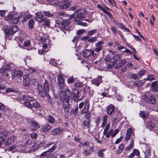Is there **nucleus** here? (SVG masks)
Here are the masks:
<instances>
[{"label":"nucleus","instance_id":"1","mask_svg":"<svg viewBox=\"0 0 158 158\" xmlns=\"http://www.w3.org/2000/svg\"><path fill=\"white\" fill-rule=\"evenodd\" d=\"M62 92L63 95H60V100L61 102H62L63 109L65 112L69 111L70 109L69 102L72 96V93L69 89H66Z\"/></svg>","mask_w":158,"mask_h":158},{"label":"nucleus","instance_id":"2","mask_svg":"<svg viewBox=\"0 0 158 158\" xmlns=\"http://www.w3.org/2000/svg\"><path fill=\"white\" fill-rule=\"evenodd\" d=\"M5 34L7 37L12 35L19 30V27L14 25L11 26L6 25L4 27Z\"/></svg>","mask_w":158,"mask_h":158},{"label":"nucleus","instance_id":"3","mask_svg":"<svg viewBox=\"0 0 158 158\" xmlns=\"http://www.w3.org/2000/svg\"><path fill=\"white\" fill-rule=\"evenodd\" d=\"M86 10L84 9H78L75 11L77 14V16L74 19L75 22H79L81 20L85 18L86 15Z\"/></svg>","mask_w":158,"mask_h":158},{"label":"nucleus","instance_id":"4","mask_svg":"<svg viewBox=\"0 0 158 158\" xmlns=\"http://www.w3.org/2000/svg\"><path fill=\"white\" fill-rule=\"evenodd\" d=\"M72 2L70 0H64L60 2L56 1L55 3L59 6V9H65L70 7Z\"/></svg>","mask_w":158,"mask_h":158},{"label":"nucleus","instance_id":"5","mask_svg":"<svg viewBox=\"0 0 158 158\" xmlns=\"http://www.w3.org/2000/svg\"><path fill=\"white\" fill-rule=\"evenodd\" d=\"M43 93H41V97L44 98L45 97L46 94L49 93V84L48 81L45 80L43 84Z\"/></svg>","mask_w":158,"mask_h":158},{"label":"nucleus","instance_id":"6","mask_svg":"<svg viewBox=\"0 0 158 158\" xmlns=\"http://www.w3.org/2000/svg\"><path fill=\"white\" fill-rule=\"evenodd\" d=\"M145 98V101L146 102L150 104H154L156 103V99L155 96L152 95L150 97L148 96L147 95H145L143 96Z\"/></svg>","mask_w":158,"mask_h":158},{"label":"nucleus","instance_id":"7","mask_svg":"<svg viewBox=\"0 0 158 158\" xmlns=\"http://www.w3.org/2000/svg\"><path fill=\"white\" fill-rule=\"evenodd\" d=\"M70 22L68 19H64L61 26H60V28L64 30L67 31L69 30V25Z\"/></svg>","mask_w":158,"mask_h":158},{"label":"nucleus","instance_id":"8","mask_svg":"<svg viewBox=\"0 0 158 158\" xmlns=\"http://www.w3.org/2000/svg\"><path fill=\"white\" fill-rule=\"evenodd\" d=\"M19 98L20 100L23 99V101H27L28 102H33L34 101V99H35L32 97L27 94L23 95L21 94L19 95Z\"/></svg>","mask_w":158,"mask_h":158},{"label":"nucleus","instance_id":"9","mask_svg":"<svg viewBox=\"0 0 158 158\" xmlns=\"http://www.w3.org/2000/svg\"><path fill=\"white\" fill-rule=\"evenodd\" d=\"M102 77L101 76H98L97 78L94 79L91 81L92 83L97 86H98L102 82Z\"/></svg>","mask_w":158,"mask_h":158},{"label":"nucleus","instance_id":"10","mask_svg":"<svg viewBox=\"0 0 158 158\" xmlns=\"http://www.w3.org/2000/svg\"><path fill=\"white\" fill-rule=\"evenodd\" d=\"M23 82L24 85L25 86H28L30 84L31 80L29 78L28 74H25L23 77Z\"/></svg>","mask_w":158,"mask_h":158},{"label":"nucleus","instance_id":"11","mask_svg":"<svg viewBox=\"0 0 158 158\" xmlns=\"http://www.w3.org/2000/svg\"><path fill=\"white\" fill-rule=\"evenodd\" d=\"M89 103L88 100H87L85 104L84 108L81 110V113L82 114H86L89 112Z\"/></svg>","mask_w":158,"mask_h":158},{"label":"nucleus","instance_id":"12","mask_svg":"<svg viewBox=\"0 0 158 158\" xmlns=\"http://www.w3.org/2000/svg\"><path fill=\"white\" fill-rule=\"evenodd\" d=\"M13 74L12 75V79H14L15 77H20L23 75V73L20 70H16V69L13 70Z\"/></svg>","mask_w":158,"mask_h":158},{"label":"nucleus","instance_id":"13","mask_svg":"<svg viewBox=\"0 0 158 158\" xmlns=\"http://www.w3.org/2000/svg\"><path fill=\"white\" fill-rule=\"evenodd\" d=\"M52 129V127L49 124H46L40 130V131L42 132H47L49 131Z\"/></svg>","mask_w":158,"mask_h":158},{"label":"nucleus","instance_id":"14","mask_svg":"<svg viewBox=\"0 0 158 158\" xmlns=\"http://www.w3.org/2000/svg\"><path fill=\"white\" fill-rule=\"evenodd\" d=\"M104 43L103 41H101L97 43L96 44V47H97L95 49L94 51L96 52H100L103 46L101 45Z\"/></svg>","mask_w":158,"mask_h":158},{"label":"nucleus","instance_id":"15","mask_svg":"<svg viewBox=\"0 0 158 158\" xmlns=\"http://www.w3.org/2000/svg\"><path fill=\"white\" fill-rule=\"evenodd\" d=\"M15 136L13 135L9 137L6 141L4 143L5 146H8L11 144V143H13L15 140Z\"/></svg>","mask_w":158,"mask_h":158},{"label":"nucleus","instance_id":"16","mask_svg":"<svg viewBox=\"0 0 158 158\" xmlns=\"http://www.w3.org/2000/svg\"><path fill=\"white\" fill-rule=\"evenodd\" d=\"M92 50L91 49H85L83 50L82 52L83 56L84 58H87L89 57L91 55Z\"/></svg>","mask_w":158,"mask_h":158},{"label":"nucleus","instance_id":"17","mask_svg":"<svg viewBox=\"0 0 158 158\" xmlns=\"http://www.w3.org/2000/svg\"><path fill=\"white\" fill-rule=\"evenodd\" d=\"M9 132L6 130L0 131V134L1 135L0 137H1L2 139H3L4 140H5L7 137L9 136Z\"/></svg>","mask_w":158,"mask_h":158},{"label":"nucleus","instance_id":"18","mask_svg":"<svg viewBox=\"0 0 158 158\" xmlns=\"http://www.w3.org/2000/svg\"><path fill=\"white\" fill-rule=\"evenodd\" d=\"M89 150L87 148L85 149L84 151L82 153L85 156H87L91 154L90 152H94V147H91L89 148V151H88Z\"/></svg>","mask_w":158,"mask_h":158},{"label":"nucleus","instance_id":"19","mask_svg":"<svg viewBox=\"0 0 158 158\" xmlns=\"http://www.w3.org/2000/svg\"><path fill=\"white\" fill-rule=\"evenodd\" d=\"M91 119L85 120L83 121L82 124L84 127H86L89 128L91 127Z\"/></svg>","mask_w":158,"mask_h":158},{"label":"nucleus","instance_id":"20","mask_svg":"<svg viewBox=\"0 0 158 158\" xmlns=\"http://www.w3.org/2000/svg\"><path fill=\"white\" fill-rule=\"evenodd\" d=\"M71 93L73 94V97L76 98L77 99H78L80 97L79 92L77 89L73 88Z\"/></svg>","mask_w":158,"mask_h":158},{"label":"nucleus","instance_id":"21","mask_svg":"<svg viewBox=\"0 0 158 158\" xmlns=\"http://www.w3.org/2000/svg\"><path fill=\"white\" fill-rule=\"evenodd\" d=\"M6 110L4 105L0 102V118L2 114H6Z\"/></svg>","mask_w":158,"mask_h":158},{"label":"nucleus","instance_id":"22","mask_svg":"<svg viewBox=\"0 0 158 158\" xmlns=\"http://www.w3.org/2000/svg\"><path fill=\"white\" fill-rule=\"evenodd\" d=\"M62 132L61 130H60L59 129H54L51 131L50 132V134L53 135H59L60 133Z\"/></svg>","mask_w":158,"mask_h":158},{"label":"nucleus","instance_id":"23","mask_svg":"<svg viewBox=\"0 0 158 158\" xmlns=\"http://www.w3.org/2000/svg\"><path fill=\"white\" fill-rule=\"evenodd\" d=\"M114 106L112 104H110L108 106L107 108V114L110 115L111 114L114 110Z\"/></svg>","mask_w":158,"mask_h":158},{"label":"nucleus","instance_id":"24","mask_svg":"<svg viewBox=\"0 0 158 158\" xmlns=\"http://www.w3.org/2000/svg\"><path fill=\"white\" fill-rule=\"evenodd\" d=\"M13 12H9L8 15L6 16L5 18V19L8 21L9 23H10L11 19L13 18L14 14Z\"/></svg>","mask_w":158,"mask_h":158},{"label":"nucleus","instance_id":"25","mask_svg":"<svg viewBox=\"0 0 158 158\" xmlns=\"http://www.w3.org/2000/svg\"><path fill=\"white\" fill-rule=\"evenodd\" d=\"M146 126L148 128H153L155 127V123L152 120H149L146 123Z\"/></svg>","mask_w":158,"mask_h":158},{"label":"nucleus","instance_id":"26","mask_svg":"<svg viewBox=\"0 0 158 158\" xmlns=\"http://www.w3.org/2000/svg\"><path fill=\"white\" fill-rule=\"evenodd\" d=\"M46 143V141L44 140L40 143H38L37 145H36V148L34 149V151L38 149L39 148L44 146Z\"/></svg>","mask_w":158,"mask_h":158},{"label":"nucleus","instance_id":"27","mask_svg":"<svg viewBox=\"0 0 158 158\" xmlns=\"http://www.w3.org/2000/svg\"><path fill=\"white\" fill-rule=\"evenodd\" d=\"M32 102V107H33L35 109H38L40 108L41 106L40 104L35 101V99H34L33 101Z\"/></svg>","mask_w":158,"mask_h":158},{"label":"nucleus","instance_id":"28","mask_svg":"<svg viewBox=\"0 0 158 158\" xmlns=\"http://www.w3.org/2000/svg\"><path fill=\"white\" fill-rule=\"evenodd\" d=\"M36 88L38 89V94L41 97V93L43 92V88L42 85L39 83L38 85H37Z\"/></svg>","mask_w":158,"mask_h":158},{"label":"nucleus","instance_id":"29","mask_svg":"<svg viewBox=\"0 0 158 158\" xmlns=\"http://www.w3.org/2000/svg\"><path fill=\"white\" fill-rule=\"evenodd\" d=\"M28 102H24L23 104V106L27 107L28 108L30 109L31 110H32V103Z\"/></svg>","mask_w":158,"mask_h":158},{"label":"nucleus","instance_id":"30","mask_svg":"<svg viewBox=\"0 0 158 158\" xmlns=\"http://www.w3.org/2000/svg\"><path fill=\"white\" fill-rule=\"evenodd\" d=\"M15 92L17 93H19L20 92L18 90L14 88H7L5 91V92Z\"/></svg>","mask_w":158,"mask_h":158},{"label":"nucleus","instance_id":"31","mask_svg":"<svg viewBox=\"0 0 158 158\" xmlns=\"http://www.w3.org/2000/svg\"><path fill=\"white\" fill-rule=\"evenodd\" d=\"M134 140L133 139H132V140L131 141V143H130L129 145L128 146H127L125 149V151L126 152L128 151L129 150L132 148L134 144Z\"/></svg>","mask_w":158,"mask_h":158},{"label":"nucleus","instance_id":"32","mask_svg":"<svg viewBox=\"0 0 158 158\" xmlns=\"http://www.w3.org/2000/svg\"><path fill=\"white\" fill-rule=\"evenodd\" d=\"M51 153L50 152L49 150H48V149L46 151H45L44 152H43L42 154H41V155L40 156L41 158H42L44 157H46L48 156Z\"/></svg>","mask_w":158,"mask_h":158},{"label":"nucleus","instance_id":"33","mask_svg":"<svg viewBox=\"0 0 158 158\" xmlns=\"http://www.w3.org/2000/svg\"><path fill=\"white\" fill-rule=\"evenodd\" d=\"M19 21L18 18L17 17H14L10 21V23H9L10 25H12V24H17Z\"/></svg>","mask_w":158,"mask_h":158},{"label":"nucleus","instance_id":"34","mask_svg":"<svg viewBox=\"0 0 158 158\" xmlns=\"http://www.w3.org/2000/svg\"><path fill=\"white\" fill-rule=\"evenodd\" d=\"M35 22L33 19H31L28 21L29 28L30 29L33 28Z\"/></svg>","mask_w":158,"mask_h":158},{"label":"nucleus","instance_id":"35","mask_svg":"<svg viewBox=\"0 0 158 158\" xmlns=\"http://www.w3.org/2000/svg\"><path fill=\"white\" fill-rule=\"evenodd\" d=\"M158 85V80L153 82L151 85V90L154 92V88H156Z\"/></svg>","mask_w":158,"mask_h":158},{"label":"nucleus","instance_id":"36","mask_svg":"<svg viewBox=\"0 0 158 158\" xmlns=\"http://www.w3.org/2000/svg\"><path fill=\"white\" fill-rule=\"evenodd\" d=\"M140 116L143 119L147 118L148 116V114L145 113L144 111H141L140 113Z\"/></svg>","mask_w":158,"mask_h":158},{"label":"nucleus","instance_id":"37","mask_svg":"<svg viewBox=\"0 0 158 158\" xmlns=\"http://www.w3.org/2000/svg\"><path fill=\"white\" fill-rule=\"evenodd\" d=\"M57 85L59 87V88L60 89H63L65 85V84L64 83V81H60L57 82Z\"/></svg>","mask_w":158,"mask_h":158},{"label":"nucleus","instance_id":"38","mask_svg":"<svg viewBox=\"0 0 158 158\" xmlns=\"http://www.w3.org/2000/svg\"><path fill=\"white\" fill-rule=\"evenodd\" d=\"M112 58L111 56V54H109L106 55L105 57L104 58V61L106 62H109L112 60Z\"/></svg>","mask_w":158,"mask_h":158},{"label":"nucleus","instance_id":"39","mask_svg":"<svg viewBox=\"0 0 158 158\" xmlns=\"http://www.w3.org/2000/svg\"><path fill=\"white\" fill-rule=\"evenodd\" d=\"M74 78L73 76L69 77L67 80V82L68 84L73 83L74 82Z\"/></svg>","mask_w":158,"mask_h":158},{"label":"nucleus","instance_id":"40","mask_svg":"<svg viewBox=\"0 0 158 158\" xmlns=\"http://www.w3.org/2000/svg\"><path fill=\"white\" fill-rule=\"evenodd\" d=\"M32 85L33 86L34 89H36L37 85H38L39 82L35 79H33L31 81Z\"/></svg>","mask_w":158,"mask_h":158},{"label":"nucleus","instance_id":"41","mask_svg":"<svg viewBox=\"0 0 158 158\" xmlns=\"http://www.w3.org/2000/svg\"><path fill=\"white\" fill-rule=\"evenodd\" d=\"M91 112H88L86 113L84 115V117L85 120L91 119Z\"/></svg>","mask_w":158,"mask_h":158},{"label":"nucleus","instance_id":"42","mask_svg":"<svg viewBox=\"0 0 158 158\" xmlns=\"http://www.w3.org/2000/svg\"><path fill=\"white\" fill-rule=\"evenodd\" d=\"M151 155L150 149H147L145 151V158H148L150 157Z\"/></svg>","mask_w":158,"mask_h":158},{"label":"nucleus","instance_id":"43","mask_svg":"<svg viewBox=\"0 0 158 158\" xmlns=\"http://www.w3.org/2000/svg\"><path fill=\"white\" fill-rule=\"evenodd\" d=\"M107 121V116L105 115L103 118V121L102 125V127H104L106 125Z\"/></svg>","mask_w":158,"mask_h":158},{"label":"nucleus","instance_id":"44","mask_svg":"<svg viewBox=\"0 0 158 158\" xmlns=\"http://www.w3.org/2000/svg\"><path fill=\"white\" fill-rule=\"evenodd\" d=\"M49 93H48V94H46V95L45 97L46 96L48 98V101L49 103H50V105L51 106L52 105V98L51 96L48 94Z\"/></svg>","mask_w":158,"mask_h":158},{"label":"nucleus","instance_id":"45","mask_svg":"<svg viewBox=\"0 0 158 158\" xmlns=\"http://www.w3.org/2000/svg\"><path fill=\"white\" fill-rule=\"evenodd\" d=\"M106 149H100L98 152V155L100 157H103V152H104Z\"/></svg>","mask_w":158,"mask_h":158},{"label":"nucleus","instance_id":"46","mask_svg":"<svg viewBox=\"0 0 158 158\" xmlns=\"http://www.w3.org/2000/svg\"><path fill=\"white\" fill-rule=\"evenodd\" d=\"M80 36V35H78L77 36H75L72 40V42H73L75 44H77L78 41V38Z\"/></svg>","mask_w":158,"mask_h":158},{"label":"nucleus","instance_id":"47","mask_svg":"<svg viewBox=\"0 0 158 158\" xmlns=\"http://www.w3.org/2000/svg\"><path fill=\"white\" fill-rule=\"evenodd\" d=\"M64 19L61 18H58L56 20V23L57 24H58L60 26H61L63 22V20Z\"/></svg>","mask_w":158,"mask_h":158},{"label":"nucleus","instance_id":"48","mask_svg":"<svg viewBox=\"0 0 158 158\" xmlns=\"http://www.w3.org/2000/svg\"><path fill=\"white\" fill-rule=\"evenodd\" d=\"M43 13L45 16H47L48 17H52L53 16V14L50 13L49 11H44Z\"/></svg>","mask_w":158,"mask_h":158},{"label":"nucleus","instance_id":"49","mask_svg":"<svg viewBox=\"0 0 158 158\" xmlns=\"http://www.w3.org/2000/svg\"><path fill=\"white\" fill-rule=\"evenodd\" d=\"M110 124L109 123L107 124L106 127H105V128L104 130L103 134L104 135H105L107 133L108 131L110 128Z\"/></svg>","mask_w":158,"mask_h":158},{"label":"nucleus","instance_id":"50","mask_svg":"<svg viewBox=\"0 0 158 158\" xmlns=\"http://www.w3.org/2000/svg\"><path fill=\"white\" fill-rule=\"evenodd\" d=\"M57 82L60 81H64V79L63 77L62 76V75L61 74H60L57 76Z\"/></svg>","mask_w":158,"mask_h":158},{"label":"nucleus","instance_id":"51","mask_svg":"<svg viewBox=\"0 0 158 158\" xmlns=\"http://www.w3.org/2000/svg\"><path fill=\"white\" fill-rule=\"evenodd\" d=\"M44 25L45 26L48 27L50 25V22L49 19H46L44 21Z\"/></svg>","mask_w":158,"mask_h":158},{"label":"nucleus","instance_id":"52","mask_svg":"<svg viewBox=\"0 0 158 158\" xmlns=\"http://www.w3.org/2000/svg\"><path fill=\"white\" fill-rule=\"evenodd\" d=\"M146 72V70H143L141 71H140L138 72V73L139 77L140 78L142 75H143L145 74Z\"/></svg>","mask_w":158,"mask_h":158},{"label":"nucleus","instance_id":"53","mask_svg":"<svg viewBox=\"0 0 158 158\" xmlns=\"http://www.w3.org/2000/svg\"><path fill=\"white\" fill-rule=\"evenodd\" d=\"M154 75L152 74H150L149 75L147 78H146L147 80L151 81L155 80V78L154 77Z\"/></svg>","mask_w":158,"mask_h":158},{"label":"nucleus","instance_id":"54","mask_svg":"<svg viewBox=\"0 0 158 158\" xmlns=\"http://www.w3.org/2000/svg\"><path fill=\"white\" fill-rule=\"evenodd\" d=\"M48 122L50 123H53L55 121V119L51 115H49L48 116Z\"/></svg>","mask_w":158,"mask_h":158},{"label":"nucleus","instance_id":"55","mask_svg":"<svg viewBox=\"0 0 158 158\" xmlns=\"http://www.w3.org/2000/svg\"><path fill=\"white\" fill-rule=\"evenodd\" d=\"M131 78H132L134 79H136L139 78V77L138 74H132L130 76Z\"/></svg>","mask_w":158,"mask_h":158},{"label":"nucleus","instance_id":"56","mask_svg":"<svg viewBox=\"0 0 158 158\" xmlns=\"http://www.w3.org/2000/svg\"><path fill=\"white\" fill-rule=\"evenodd\" d=\"M135 85L137 87H140L143 85L142 82L139 80H137L135 82Z\"/></svg>","mask_w":158,"mask_h":158},{"label":"nucleus","instance_id":"57","mask_svg":"<svg viewBox=\"0 0 158 158\" xmlns=\"http://www.w3.org/2000/svg\"><path fill=\"white\" fill-rule=\"evenodd\" d=\"M113 132V130L112 129H110L108 132L106 134V137L107 138H109L110 137V136L112 134Z\"/></svg>","mask_w":158,"mask_h":158},{"label":"nucleus","instance_id":"58","mask_svg":"<svg viewBox=\"0 0 158 158\" xmlns=\"http://www.w3.org/2000/svg\"><path fill=\"white\" fill-rule=\"evenodd\" d=\"M97 31V29H94L90 31H89L87 33V35L89 36L90 35H93L94 33L96 32Z\"/></svg>","mask_w":158,"mask_h":158},{"label":"nucleus","instance_id":"59","mask_svg":"<svg viewBox=\"0 0 158 158\" xmlns=\"http://www.w3.org/2000/svg\"><path fill=\"white\" fill-rule=\"evenodd\" d=\"M101 120L100 117H97L96 120L95 121L96 127H98L99 125L100 122Z\"/></svg>","mask_w":158,"mask_h":158},{"label":"nucleus","instance_id":"60","mask_svg":"<svg viewBox=\"0 0 158 158\" xmlns=\"http://www.w3.org/2000/svg\"><path fill=\"white\" fill-rule=\"evenodd\" d=\"M2 67L6 71L10 70V68L9 64H6L5 65V66H3Z\"/></svg>","mask_w":158,"mask_h":158},{"label":"nucleus","instance_id":"61","mask_svg":"<svg viewBox=\"0 0 158 158\" xmlns=\"http://www.w3.org/2000/svg\"><path fill=\"white\" fill-rule=\"evenodd\" d=\"M24 16L23 17V19L22 20V21L23 23L25 22L27 20L30 19L29 15H26L24 14Z\"/></svg>","mask_w":158,"mask_h":158},{"label":"nucleus","instance_id":"62","mask_svg":"<svg viewBox=\"0 0 158 158\" xmlns=\"http://www.w3.org/2000/svg\"><path fill=\"white\" fill-rule=\"evenodd\" d=\"M97 37H98L97 36H95L92 37L90 39H89L87 40V42H91L95 41L97 40Z\"/></svg>","mask_w":158,"mask_h":158},{"label":"nucleus","instance_id":"63","mask_svg":"<svg viewBox=\"0 0 158 158\" xmlns=\"http://www.w3.org/2000/svg\"><path fill=\"white\" fill-rule=\"evenodd\" d=\"M74 85L76 88L81 87L83 86V84L82 83L76 82L74 84Z\"/></svg>","mask_w":158,"mask_h":158},{"label":"nucleus","instance_id":"64","mask_svg":"<svg viewBox=\"0 0 158 158\" xmlns=\"http://www.w3.org/2000/svg\"><path fill=\"white\" fill-rule=\"evenodd\" d=\"M111 29L114 34H115L116 33H118V31H117V29L115 27H111Z\"/></svg>","mask_w":158,"mask_h":158}]
</instances>
